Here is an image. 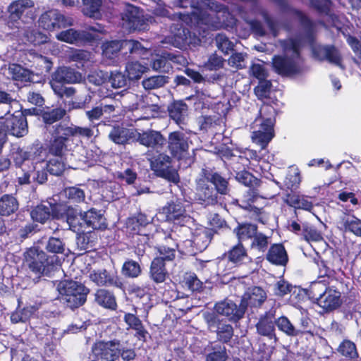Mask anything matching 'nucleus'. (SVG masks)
Listing matches in <instances>:
<instances>
[{
  "label": "nucleus",
  "mask_w": 361,
  "mask_h": 361,
  "mask_svg": "<svg viewBox=\"0 0 361 361\" xmlns=\"http://www.w3.org/2000/svg\"><path fill=\"white\" fill-rule=\"evenodd\" d=\"M136 133V129L128 128L123 125L115 124L109 133V138L116 145H126L131 140L135 141Z\"/></svg>",
  "instance_id": "obj_35"
},
{
  "label": "nucleus",
  "mask_w": 361,
  "mask_h": 361,
  "mask_svg": "<svg viewBox=\"0 0 361 361\" xmlns=\"http://www.w3.org/2000/svg\"><path fill=\"white\" fill-rule=\"evenodd\" d=\"M51 208L50 203L49 205L42 203L32 207L30 215L34 223H38L44 225L51 220Z\"/></svg>",
  "instance_id": "obj_46"
},
{
  "label": "nucleus",
  "mask_w": 361,
  "mask_h": 361,
  "mask_svg": "<svg viewBox=\"0 0 361 361\" xmlns=\"http://www.w3.org/2000/svg\"><path fill=\"white\" fill-rule=\"evenodd\" d=\"M337 351L348 360H356L359 356L355 343L348 339H344L339 344Z\"/></svg>",
  "instance_id": "obj_54"
},
{
  "label": "nucleus",
  "mask_w": 361,
  "mask_h": 361,
  "mask_svg": "<svg viewBox=\"0 0 361 361\" xmlns=\"http://www.w3.org/2000/svg\"><path fill=\"white\" fill-rule=\"evenodd\" d=\"M122 20L130 32L145 30L148 27L147 23L140 13V8L131 4L126 6L122 13Z\"/></svg>",
  "instance_id": "obj_28"
},
{
  "label": "nucleus",
  "mask_w": 361,
  "mask_h": 361,
  "mask_svg": "<svg viewBox=\"0 0 361 361\" xmlns=\"http://www.w3.org/2000/svg\"><path fill=\"white\" fill-rule=\"evenodd\" d=\"M314 53L321 60H326L330 63L343 67L342 56L334 45L320 46L314 51Z\"/></svg>",
  "instance_id": "obj_40"
},
{
  "label": "nucleus",
  "mask_w": 361,
  "mask_h": 361,
  "mask_svg": "<svg viewBox=\"0 0 361 361\" xmlns=\"http://www.w3.org/2000/svg\"><path fill=\"white\" fill-rule=\"evenodd\" d=\"M66 114V111L63 108L44 106L42 108L41 118L45 125H51L61 120Z\"/></svg>",
  "instance_id": "obj_48"
},
{
  "label": "nucleus",
  "mask_w": 361,
  "mask_h": 361,
  "mask_svg": "<svg viewBox=\"0 0 361 361\" xmlns=\"http://www.w3.org/2000/svg\"><path fill=\"white\" fill-rule=\"evenodd\" d=\"M51 208V220H60L66 221L69 228L75 231L78 225H82L80 223L79 213L77 209L71 205L61 202L50 203Z\"/></svg>",
  "instance_id": "obj_19"
},
{
  "label": "nucleus",
  "mask_w": 361,
  "mask_h": 361,
  "mask_svg": "<svg viewBox=\"0 0 361 361\" xmlns=\"http://www.w3.org/2000/svg\"><path fill=\"white\" fill-rule=\"evenodd\" d=\"M19 209V202L13 194H4L0 197V216H10Z\"/></svg>",
  "instance_id": "obj_45"
},
{
  "label": "nucleus",
  "mask_w": 361,
  "mask_h": 361,
  "mask_svg": "<svg viewBox=\"0 0 361 361\" xmlns=\"http://www.w3.org/2000/svg\"><path fill=\"white\" fill-rule=\"evenodd\" d=\"M334 260L340 259L338 258L334 259L333 261L324 259L318 255L317 257H314L313 261L319 269V279L324 277H327L328 279L332 278L336 274V270H341L340 267H336L334 264Z\"/></svg>",
  "instance_id": "obj_42"
},
{
  "label": "nucleus",
  "mask_w": 361,
  "mask_h": 361,
  "mask_svg": "<svg viewBox=\"0 0 361 361\" xmlns=\"http://www.w3.org/2000/svg\"><path fill=\"white\" fill-rule=\"evenodd\" d=\"M167 148L173 158L182 160L189 154V137L179 130L171 132L168 135Z\"/></svg>",
  "instance_id": "obj_20"
},
{
  "label": "nucleus",
  "mask_w": 361,
  "mask_h": 361,
  "mask_svg": "<svg viewBox=\"0 0 361 361\" xmlns=\"http://www.w3.org/2000/svg\"><path fill=\"white\" fill-rule=\"evenodd\" d=\"M348 289L347 286L343 281L336 280V284L331 285L328 288L317 305L326 312L337 309L342 303L341 294Z\"/></svg>",
  "instance_id": "obj_21"
},
{
  "label": "nucleus",
  "mask_w": 361,
  "mask_h": 361,
  "mask_svg": "<svg viewBox=\"0 0 361 361\" xmlns=\"http://www.w3.org/2000/svg\"><path fill=\"white\" fill-rule=\"evenodd\" d=\"M235 179L238 183L248 188L243 194L239 207L250 213L251 217L255 221L264 224L267 219L264 218V208L255 205L257 200L261 197L259 188L262 181L245 169L235 172Z\"/></svg>",
  "instance_id": "obj_3"
},
{
  "label": "nucleus",
  "mask_w": 361,
  "mask_h": 361,
  "mask_svg": "<svg viewBox=\"0 0 361 361\" xmlns=\"http://www.w3.org/2000/svg\"><path fill=\"white\" fill-rule=\"evenodd\" d=\"M135 141L147 148L161 149L166 142V138L160 131L148 129L142 133L137 131Z\"/></svg>",
  "instance_id": "obj_32"
},
{
  "label": "nucleus",
  "mask_w": 361,
  "mask_h": 361,
  "mask_svg": "<svg viewBox=\"0 0 361 361\" xmlns=\"http://www.w3.org/2000/svg\"><path fill=\"white\" fill-rule=\"evenodd\" d=\"M165 262L161 259H153L149 267V278L157 284L161 283L169 277V272Z\"/></svg>",
  "instance_id": "obj_44"
},
{
  "label": "nucleus",
  "mask_w": 361,
  "mask_h": 361,
  "mask_svg": "<svg viewBox=\"0 0 361 361\" xmlns=\"http://www.w3.org/2000/svg\"><path fill=\"white\" fill-rule=\"evenodd\" d=\"M173 158L165 152H157L149 159L150 169L157 177L177 184L180 182V176L173 164Z\"/></svg>",
  "instance_id": "obj_9"
},
{
  "label": "nucleus",
  "mask_w": 361,
  "mask_h": 361,
  "mask_svg": "<svg viewBox=\"0 0 361 361\" xmlns=\"http://www.w3.org/2000/svg\"><path fill=\"white\" fill-rule=\"evenodd\" d=\"M233 232L235 235L238 242L243 243L253 238L258 232V226L250 222H238Z\"/></svg>",
  "instance_id": "obj_41"
},
{
  "label": "nucleus",
  "mask_w": 361,
  "mask_h": 361,
  "mask_svg": "<svg viewBox=\"0 0 361 361\" xmlns=\"http://www.w3.org/2000/svg\"><path fill=\"white\" fill-rule=\"evenodd\" d=\"M63 134L66 136H68V137H80V138H86L90 139L94 135L93 128L90 124L89 127H80L78 126H75L71 124V126H67L66 124H63Z\"/></svg>",
  "instance_id": "obj_49"
},
{
  "label": "nucleus",
  "mask_w": 361,
  "mask_h": 361,
  "mask_svg": "<svg viewBox=\"0 0 361 361\" xmlns=\"http://www.w3.org/2000/svg\"><path fill=\"white\" fill-rule=\"evenodd\" d=\"M99 32H101V31L93 26H89L86 30H81L69 28L60 32L56 35V38L61 42L69 44L85 45L90 44L99 40Z\"/></svg>",
  "instance_id": "obj_11"
},
{
  "label": "nucleus",
  "mask_w": 361,
  "mask_h": 361,
  "mask_svg": "<svg viewBox=\"0 0 361 361\" xmlns=\"http://www.w3.org/2000/svg\"><path fill=\"white\" fill-rule=\"evenodd\" d=\"M63 195L69 204H80L85 200V191L78 185L66 187Z\"/></svg>",
  "instance_id": "obj_52"
},
{
  "label": "nucleus",
  "mask_w": 361,
  "mask_h": 361,
  "mask_svg": "<svg viewBox=\"0 0 361 361\" xmlns=\"http://www.w3.org/2000/svg\"><path fill=\"white\" fill-rule=\"evenodd\" d=\"M80 220H82L86 228H92L93 230H105L107 228L106 218L101 213V211H97L94 208L85 212L83 214L79 213Z\"/></svg>",
  "instance_id": "obj_34"
},
{
  "label": "nucleus",
  "mask_w": 361,
  "mask_h": 361,
  "mask_svg": "<svg viewBox=\"0 0 361 361\" xmlns=\"http://www.w3.org/2000/svg\"><path fill=\"white\" fill-rule=\"evenodd\" d=\"M251 240L250 248L263 254L267 251L270 245V238L259 231Z\"/></svg>",
  "instance_id": "obj_59"
},
{
  "label": "nucleus",
  "mask_w": 361,
  "mask_h": 361,
  "mask_svg": "<svg viewBox=\"0 0 361 361\" xmlns=\"http://www.w3.org/2000/svg\"><path fill=\"white\" fill-rule=\"evenodd\" d=\"M161 13L162 16L173 21H178L172 23L170 26L171 42L175 47L181 49L186 45L195 43V34H193L192 37L190 30L185 27L183 23H185L188 25H191L193 22L197 24L203 23V15L201 12L171 13L169 11L163 9Z\"/></svg>",
  "instance_id": "obj_2"
},
{
  "label": "nucleus",
  "mask_w": 361,
  "mask_h": 361,
  "mask_svg": "<svg viewBox=\"0 0 361 361\" xmlns=\"http://www.w3.org/2000/svg\"><path fill=\"white\" fill-rule=\"evenodd\" d=\"M168 52L165 51L161 55H157L152 61V68L154 71L163 73H169L173 70V65L168 60Z\"/></svg>",
  "instance_id": "obj_57"
},
{
  "label": "nucleus",
  "mask_w": 361,
  "mask_h": 361,
  "mask_svg": "<svg viewBox=\"0 0 361 361\" xmlns=\"http://www.w3.org/2000/svg\"><path fill=\"white\" fill-rule=\"evenodd\" d=\"M44 249L45 251L39 246H32L23 253V267L38 280L42 276H50L61 267L59 255H66V246L61 238L51 236Z\"/></svg>",
  "instance_id": "obj_1"
},
{
  "label": "nucleus",
  "mask_w": 361,
  "mask_h": 361,
  "mask_svg": "<svg viewBox=\"0 0 361 361\" xmlns=\"http://www.w3.org/2000/svg\"><path fill=\"white\" fill-rule=\"evenodd\" d=\"M278 329L289 337H297L296 326L290 320L284 315L280 316L276 319V326Z\"/></svg>",
  "instance_id": "obj_63"
},
{
  "label": "nucleus",
  "mask_w": 361,
  "mask_h": 361,
  "mask_svg": "<svg viewBox=\"0 0 361 361\" xmlns=\"http://www.w3.org/2000/svg\"><path fill=\"white\" fill-rule=\"evenodd\" d=\"M38 22L39 27L49 32L59 30L72 25L68 18L56 9H50L43 13Z\"/></svg>",
  "instance_id": "obj_22"
},
{
  "label": "nucleus",
  "mask_w": 361,
  "mask_h": 361,
  "mask_svg": "<svg viewBox=\"0 0 361 361\" xmlns=\"http://www.w3.org/2000/svg\"><path fill=\"white\" fill-rule=\"evenodd\" d=\"M89 277L98 286H114L121 289L123 288L121 279L116 274H111L105 269L93 270Z\"/></svg>",
  "instance_id": "obj_33"
},
{
  "label": "nucleus",
  "mask_w": 361,
  "mask_h": 361,
  "mask_svg": "<svg viewBox=\"0 0 361 361\" xmlns=\"http://www.w3.org/2000/svg\"><path fill=\"white\" fill-rule=\"evenodd\" d=\"M20 300H18V305L16 311L13 312L11 314L10 319L13 324H18L19 322H26L28 321L32 315L34 314V307L27 306L18 310L20 308Z\"/></svg>",
  "instance_id": "obj_60"
},
{
  "label": "nucleus",
  "mask_w": 361,
  "mask_h": 361,
  "mask_svg": "<svg viewBox=\"0 0 361 361\" xmlns=\"http://www.w3.org/2000/svg\"><path fill=\"white\" fill-rule=\"evenodd\" d=\"M63 131V126L61 123L54 127L52 137L47 145V151L49 154L59 157H63L65 155L69 137L66 136Z\"/></svg>",
  "instance_id": "obj_26"
},
{
  "label": "nucleus",
  "mask_w": 361,
  "mask_h": 361,
  "mask_svg": "<svg viewBox=\"0 0 361 361\" xmlns=\"http://www.w3.org/2000/svg\"><path fill=\"white\" fill-rule=\"evenodd\" d=\"M217 231L213 228L203 227L196 230L194 234L193 242L200 247L206 248L211 243L214 235Z\"/></svg>",
  "instance_id": "obj_51"
},
{
  "label": "nucleus",
  "mask_w": 361,
  "mask_h": 361,
  "mask_svg": "<svg viewBox=\"0 0 361 361\" xmlns=\"http://www.w3.org/2000/svg\"><path fill=\"white\" fill-rule=\"evenodd\" d=\"M121 341L114 339L108 341H97L91 347L93 357L103 361H116L119 358Z\"/></svg>",
  "instance_id": "obj_18"
},
{
  "label": "nucleus",
  "mask_w": 361,
  "mask_h": 361,
  "mask_svg": "<svg viewBox=\"0 0 361 361\" xmlns=\"http://www.w3.org/2000/svg\"><path fill=\"white\" fill-rule=\"evenodd\" d=\"M224 255L227 256L228 260L235 265L243 264L248 256L246 248L243 243L239 242Z\"/></svg>",
  "instance_id": "obj_50"
},
{
  "label": "nucleus",
  "mask_w": 361,
  "mask_h": 361,
  "mask_svg": "<svg viewBox=\"0 0 361 361\" xmlns=\"http://www.w3.org/2000/svg\"><path fill=\"white\" fill-rule=\"evenodd\" d=\"M169 239H171V234L165 238V244L157 245L154 247L157 256L154 259H161V262L165 263L173 262L175 259L178 244L175 242L169 244Z\"/></svg>",
  "instance_id": "obj_39"
},
{
  "label": "nucleus",
  "mask_w": 361,
  "mask_h": 361,
  "mask_svg": "<svg viewBox=\"0 0 361 361\" xmlns=\"http://www.w3.org/2000/svg\"><path fill=\"white\" fill-rule=\"evenodd\" d=\"M137 310L138 307H133V313L125 312L123 322L127 325L128 330L135 331L134 337L137 338V341L142 343H146L148 338H151V335L137 315Z\"/></svg>",
  "instance_id": "obj_27"
},
{
  "label": "nucleus",
  "mask_w": 361,
  "mask_h": 361,
  "mask_svg": "<svg viewBox=\"0 0 361 361\" xmlns=\"http://www.w3.org/2000/svg\"><path fill=\"white\" fill-rule=\"evenodd\" d=\"M161 209L162 214L165 215V221L173 224L172 231L178 226L184 227L190 221V216L181 199L176 198L167 202Z\"/></svg>",
  "instance_id": "obj_12"
},
{
  "label": "nucleus",
  "mask_w": 361,
  "mask_h": 361,
  "mask_svg": "<svg viewBox=\"0 0 361 361\" xmlns=\"http://www.w3.org/2000/svg\"><path fill=\"white\" fill-rule=\"evenodd\" d=\"M9 72L14 80L26 82L31 80V72L19 64H11L9 66Z\"/></svg>",
  "instance_id": "obj_62"
},
{
  "label": "nucleus",
  "mask_w": 361,
  "mask_h": 361,
  "mask_svg": "<svg viewBox=\"0 0 361 361\" xmlns=\"http://www.w3.org/2000/svg\"><path fill=\"white\" fill-rule=\"evenodd\" d=\"M128 293L132 301L136 304L138 309L143 310L145 316L147 317L149 311L152 307V295L149 293L147 287L140 286L136 284L130 286Z\"/></svg>",
  "instance_id": "obj_31"
},
{
  "label": "nucleus",
  "mask_w": 361,
  "mask_h": 361,
  "mask_svg": "<svg viewBox=\"0 0 361 361\" xmlns=\"http://www.w3.org/2000/svg\"><path fill=\"white\" fill-rule=\"evenodd\" d=\"M200 173L221 196H225L231 192L230 174L217 171L215 167L204 166Z\"/></svg>",
  "instance_id": "obj_15"
},
{
  "label": "nucleus",
  "mask_w": 361,
  "mask_h": 361,
  "mask_svg": "<svg viewBox=\"0 0 361 361\" xmlns=\"http://www.w3.org/2000/svg\"><path fill=\"white\" fill-rule=\"evenodd\" d=\"M82 75L74 68L68 66H59L51 75V87L54 94L60 99L71 98L76 92L75 88L66 87V84L80 82Z\"/></svg>",
  "instance_id": "obj_6"
},
{
  "label": "nucleus",
  "mask_w": 361,
  "mask_h": 361,
  "mask_svg": "<svg viewBox=\"0 0 361 361\" xmlns=\"http://www.w3.org/2000/svg\"><path fill=\"white\" fill-rule=\"evenodd\" d=\"M213 313L219 317H225L229 322L237 323L243 318L245 306L241 301L238 305L232 300H224L215 304Z\"/></svg>",
  "instance_id": "obj_23"
},
{
  "label": "nucleus",
  "mask_w": 361,
  "mask_h": 361,
  "mask_svg": "<svg viewBox=\"0 0 361 361\" xmlns=\"http://www.w3.org/2000/svg\"><path fill=\"white\" fill-rule=\"evenodd\" d=\"M82 12L85 16L95 19L101 18L102 0H82Z\"/></svg>",
  "instance_id": "obj_55"
},
{
  "label": "nucleus",
  "mask_w": 361,
  "mask_h": 361,
  "mask_svg": "<svg viewBox=\"0 0 361 361\" xmlns=\"http://www.w3.org/2000/svg\"><path fill=\"white\" fill-rule=\"evenodd\" d=\"M152 221L147 214L138 212L126 220L123 232L133 245L135 254L142 257L151 238L149 226Z\"/></svg>",
  "instance_id": "obj_4"
},
{
  "label": "nucleus",
  "mask_w": 361,
  "mask_h": 361,
  "mask_svg": "<svg viewBox=\"0 0 361 361\" xmlns=\"http://www.w3.org/2000/svg\"><path fill=\"white\" fill-rule=\"evenodd\" d=\"M35 6L32 0H16L12 1L8 7L7 24L10 27H18L19 20L23 14L27 15L32 11Z\"/></svg>",
  "instance_id": "obj_29"
},
{
  "label": "nucleus",
  "mask_w": 361,
  "mask_h": 361,
  "mask_svg": "<svg viewBox=\"0 0 361 361\" xmlns=\"http://www.w3.org/2000/svg\"><path fill=\"white\" fill-rule=\"evenodd\" d=\"M195 183L194 200L197 203L204 207L214 206L218 204L219 195L200 172Z\"/></svg>",
  "instance_id": "obj_14"
},
{
  "label": "nucleus",
  "mask_w": 361,
  "mask_h": 361,
  "mask_svg": "<svg viewBox=\"0 0 361 361\" xmlns=\"http://www.w3.org/2000/svg\"><path fill=\"white\" fill-rule=\"evenodd\" d=\"M228 358L226 346L215 344L211 347L210 352L206 355L205 361H227Z\"/></svg>",
  "instance_id": "obj_64"
},
{
  "label": "nucleus",
  "mask_w": 361,
  "mask_h": 361,
  "mask_svg": "<svg viewBox=\"0 0 361 361\" xmlns=\"http://www.w3.org/2000/svg\"><path fill=\"white\" fill-rule=\"evenodd\" d=\"M267 298L265 290L259 286L252 287L249 292H246L242 297L241 302L245 306L251 307H261Z\"/></svg>",
  "instance_id": "obj_38"
},
{
  "label": "nucleus",
  "mask_w": 361,
  "mask_h": 361,
  "mask_svg": "<svg viewBox=\"0 0 361 361\" xmlns=\"http://www.w3.org/2000/svg\"><path fill=\"white\" fill-rule=\"evenodd\" d=\"M276 310L274 307L260 314L255 325L256 333L269 340L276 341Z\"/></svg>",
  "instance_id": "obj_17"
},
{
  "label": "nucleus",
  "mask_w": 361,
  "mask_h": 361,
  "mask_svg": "<svg viewBox=\"0 0 361 361\" xmlns=\"http://www.w3.org/2000/svg\"><path fill=\"white\" fill-rule=\"evenodd\" d=\"M169 117L178 125L184 123L188 111V104L183 100H175L168 106Z\"/></svg>",
  "instance_id": "obj_43"
},
{
  "label": "nucleus",
  "mask_w": 361,
  "mask_h": 361,
  "mask_svg": "<svg viewBox=\"0 0 361 361\" xmlns=\"http://www.w3.org/2000/svg\"><path fill=\"white\" fill-rule=\"evenodd\" d=\"M326 280L314 281L311 283L307 290V295L309 298L314 303L317 304L322 299L326 291L330 286H327Z\"/></svg>",
  "instance_id": "obj_53"
},
{
  "label": "nucleus",
  "mask_w": 361,
  "mask_h": 361,
  "mask_svg": "<svg viewBox=\"0 0 361 361\" xmlns=\"http://www.w3.org/2000/svg\"><path fill=\"white\" fill-rule=\"evenodd\" d=\"M94 297V301L98 306L111 311L117 310L118 303L114 291L99 288L95 290Z\"/></svg>",
  "instance_id": "obj_37"
},
{
  "label": "nucleus",
  "mask_w": 361,
  "mask_h": 361,
  "mask_svg": "<svg viewBox=\"0 0 361 361\" xmlns=\"http://www.w3.org/2000/svg\"><path fill=\"white\" fill-rule=\"evenodd\" d=\"M285 13L291 14L298 20L304 30L305 38L310 43L314 42L316 39V24L303 11L292 8L287 0H271Z\"/></svg>",
  "instance_id": "obj_10"
},
{
  "label": "nucleus",
  "mask_w": 361,
  "mask_h": 361,
  "mask_svg": "<svg viewBox=\"0 0 361 361\" xmlns=\"http://www.w3.org/2000/svg\"><path fill=\"white\" fill-rule=\"evenodd\" d=\"M27 133V121L22 112V105L0 120V136L6 137L7 135H10L16 137H22Z\"/></svg>",
  "instance_id": "obj_8"
},
{
  "label": "nucleus",
  "mask_w": 361,
  "mask_h": 361,
  "mask_svg": "<svg viewBox=\"0 0 361 361\" xmlns=\"http://www.w3.org/2000/svg\"><path fill=\"white\" fill-rule=\"evenodd\" d=\"M43 148L39 145H32L26 150L18 147L13 149L11 152V157L16 169L23 167L30 163L31 165L42 163L44 161L42 157Z\"/></svg>",
  "instance_id": "obj_13"
},
{
  "label": "nucleus",
  "mask_w": 361,
  "mask_h": 361,
  "mask_svg": "<svg viewBox=\"0 0 361 361\" xmlns=\"http://www.w3.org/2000/svg\"><path fill=\"white\" fill-rule=\"evenodd\" d=\"M139 260L135 261L133 259L127 258L121 267V274L126 279H135L141 276L142 273V260L139 257Z\"/></svg>",
  "instance_id": "obj_47"
},
{
  "label": "nucleus",
  "mask_w": 361,
  "mask_h": 361,
  "mask_svg": "<svg viewBox=\"0 0 361 361\" xmlns=\"http://www.w3.org/2000/svg\"><path fill=\"white\" fill-rule=\"evenodd\" d=\"M271 65L274 71L282 77H292L302 73V68L293 56L288 55H274Z\"/></svg>",
  "instance_id": "obj_16"
},
{
  "label": "nucleus",
  "mask_w": 361,
  "mask_h": 361,
  "mask_svg": "<svg viewBox=\"0 0 361 361\" xmlns=\"http://www.w3.org/2000/svg\"><path fill=\"white\" fill-rule=\"evenodd\" d=\"M286 201L288 205L296 209L307 211H311L313 209L312 202L304 196H300L296 194H288Z\"/></svg>",
  "instance_id": "obj_58"
},
{
  "label": "nucleus",
  "mask_w": 361,
  "mask_h": 361,
  "mask_svg": "<svg viewBox=\"0 0 361 361\" xmlns=\"http://www.w3.org/2000/svg\"><path fill=\"white\" fill-rule=\"evenodd\" d=\"M21 57V61L25 66L34 68L37 75H46L49 73L53 66V63L49 59L36 53L33 50L25 51Z\"/></svg>",
  "instance_id": "obj_24"
},
{
  "label": "nucleus",
  "mask_w": 361,
  "mask_h": 361,
  "mask_svg": "<svg viewBox=\"0 0 361 361\" xmlns=\"http://www.w3.org/2000/svg\"><path fill=\"white\" fill-rule=\"evenodd\" d=\"M206 321L210 331L216 334L218 341L223 343H228L233 336V328L232 325L223 322L218 315L214 313L208 314Z\"/></svg>",
  "instance_id": "obj_25"
},
{
  "label": "nucleus",
  "mask_w": 361,
  "mask_h": 361,
  "mask_svg": "<svg viewBox=\"0 0 361 361\" xmlns=\"http://www.w3.org/2000/svg\"><path fill=\"white\" fill-rule=\"evenodd\" d=\"M265 253V259L271 264L284 267L288 262V255L282 243L270 245Z\"/></svg>",
  "instance_id": "obj_36"
},
{
  "label": "nucleus",
  "mask_w": 361,
  "mask_h": 361,
  "mask_svg": "<svg viewBox=\"0 0 361 361\" xmlns=\"http://www.w3.org/2000/svg\"><path fill=\"white\" fill-rule=\"evenodd\" d=\"M258 121L260 122L259 128L252 132V140L262 149H264L275 136L274 126L276 122L271 121L270 118H258Z\"/></svg>",
  "instance_id": "obj_30"
},
{
  "label": "nucleus",
  "mask_w": 361,
  "mask_h": 361,
  "mask_svg": "<svg viewBox=\"0 0 361 361\" xmlns=\"http://www.w3.org/2000/svg\"><path fill=\"white\" fill-rule=\"evenodd\" d=\"M102 55L104 57L114 60L122 54L126 59H135L145 54L147 49L137 40L115 39L106 41L102 44Z\"/></svg>",
  "instance_id": "obj_5"
},
{
  "label": "nucleus",
  "mask_w": 361,
  "mask_h": 361,
  "mask_svg": "<svg viewBox=\"0 0 361 361\" xmlns=\"http://www.w3.org/2000/svg\"><path fill=\"white\" fill-rule=\"evenodd\" d=\"M280 45L285 52L292 51L293 55L295 59L301 57V40L297 38H288L280 41Z\"/></svg>",
  "instance_id": "obj_56"
},
{
  "label": "nucleus",
  "mask_w": 361,
  "mask_h": 361,
  "mask_svg": "<svg viewBox=\"0 0 361 361\" xmlns=\"http://www.w3.org/2000/svg\"><path fill=\"white\" fill-rule=\"evenodd\" d=\"M57 288L63 303L73 310L86 302L90 293V289L83 283L73 280L61 281Z\"/></svg>",
  "instance_id": "obj_7"
},
{
  "label": "nucleus",
  "mask_w": 361,
  "mask_h": 361,
  "mask_svg": "<svg viewBox=\"0 0 361 361\" xmlns=\"http://www.w3.org/2000/svg\"><path fill=\"white\" fill-rule=\"evenodd\" d=\"M184 286L192 292L200 293L204 290L203 283L198 279L197 276L192 272H186L183 279Z\"/></svg>",
  "instance_id": "obj_61"
}]
</instances>
